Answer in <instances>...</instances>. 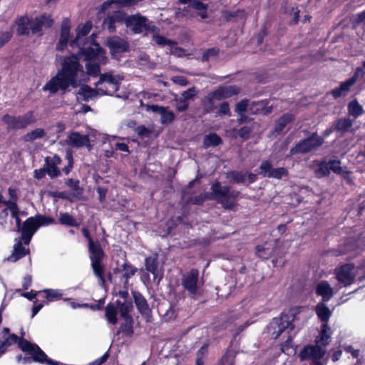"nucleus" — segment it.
I'll return each instance as SVG.
<instances>
[{"label": "nucleus", "instance_id": "1", "mask_svg": "<svg viewBox=\"0 0 365 365\" xmlns=\"http://www.w3.org/2000/svg\"><path fill=\"white\" fill-rule=\"evenodd\" d=\"M85 73L83 65L80 63V57L76 53L65 56L61 62V67L56 76L52 77L42 88L44 91H49L53 95L61 91L65 94L69 87L77 88L79 85V78Z\"/></svg>", "mask_w": 365, "mask_h": 365}, {"label": "nucleus", "instance_id": "2", "mask_svg": "<svg viewBox=\"0 0 365 365\" xmlns=\"http://www.w3.org/2000/svg\"><path fill=\"white\" fill-rule=\"evenodd\" d=\"M16 34L18 36L33 35L42 36L43 29H50L53 26V20L51 15L41 14L34 19L26 15L19 16L16 19Z\"/></svg>", "mask_w": 365, "mask_h": 365}, {"label": "nucleus", "instance_id": "3", "mask_svg": "<svg viewBox=\"0 0 365 365\" xmlns=\"http://www.w3.org/2000/svg\"><path fill=\"white\" fill-rule=\"evenodd\" d=\"M295 316L289 312H282L277 317H274L266 327L267 333L272 339H277L283 333L287 334L284 346L288 347L292 341L290 332L294 330Z\"/></svg>", "mask_w": 365, "mask_h": 365}, {"label": "nucleus", "instance_id": "4", "mask_svg": "<svg viewBox=\"0 0 365 365\" xmlns=\"http://www.w3.org/2000/svg\"><path fill=\"white\" fill-rule=\"evenodd\" d=\"M336 131L334 124L324 130L322 135H319L317 132H313L307 138H305L292 147L289 150L287 157L293 156L296 154H307L317 150L324 143V138L331 133Z\"/></svg>", "mask_w": 365, "mask_h": 365}, {"label": "nucleus", "instance_id": "5", "mask_svg": "<svg viewBox=\"0 0 365 365\" xmlns=\"http://www.w3.org/2000/svg\"><path fill=\"white\" fill-rule=\"evenodd\" d=\"M1 120L6 125L7 131L9 132L24 130L35 124L37 118L34 110H29L19 115L6 113L2 115Z\"/></svg>", "mask_w": 365, "mask_h": 365}, {"label": "nucleus", "instance_id": "6", "mask_svg": "<svg viewBox=\"0 0 365 365\" xmlns=\"http://www.w3.org/2000/svg\"><path fill=\"white\" fill-rule=\"evenodd\" d=\"M88 252L93 273L98 278L99 284L103 285L106 282L105 267L102 263L105 257V252L99 241L96 240L88 245Z\"/></svg>", "mask_w": 365, "mask_h": 365}, {"label": "nucleus", "instance_id": "7", "mask_svg": "<svg viewBox=\"0 0 365 365\" xmlns=\"http://www.w3.org/2000/svg\"><path fill=\"white\" fill-rule=\"evenodd\" d=\"M215 182L217 202L220 204L225 210H233L237 206V200L239 198L240 192L236 190H231L228 185H222V183L216 180Z\"/></svg>", "mask_w": 365, "mask_h": 365}, {"label": "nucleus", "instance_id": "8", "mask_svg": "<svg viewBox=\"0 0 365 365\" xmlns=\"http://www.w3.org/2000/svg\"><path fill=\"white\" fill-rule=\"evenodd\" d=\"M20 349L26 354L30 355V356H24L23 358V364H29L31 362L46 364L47 365L54 364V360L48 358L38 344L31 343L29 340L21 341Z\"/></svg>", "mask_w": 365, "mask_h": 365}, {"label": "nucleus", "instance_id": "9", "mask_svg": "<svg viewBox=\"0 0 365 365\" xmlns=\"http://www.w3.org/2000/svg\"><path fill=\"white\" fill-rule=\"evenodd\" d=\"M317 168L314 170L315 175L318 178L327 177L330 174V171L341 175L346 180L349 184H352L353 180L350 178L351 171L344 170L343 168L340 165L341 161L339 160H330L328 162L326 160L314 161Z\"/></svg>", "mask_w": 365, "mask_h": 365}, {"label": "nucleus", "instance_id": "10", "mask_svg": "<svg viewBox=\"0 0 365 365\" xmlns=\"http://www.w3.org/2000/svg\"><path fill=\"white\" fill-rule=\"evenodd\" d=\"M76 48H78L76 54L78 56H83L86 61H99L106 64L108 61L105 49L95 41L88 40L87 42H84V44Z\"/></svg>", "mask_w": 365, "mask_h": 365}, {"label": "nucleus", "instance_id": "11", "mask_svg": "<svg viewBox=\"0 0 365 365\" xmlns=\"http://www.w3.org/2000/svg\"><path fill=\"white\" fill-rule=\"evenodd\" d=\"M365 247V230L361 232L356 238L354 237H347L344 240V244L340 245L337 249L329 250L331 256L339 257L355 250H363Z\"/></svg>", "mask_w": 365, "mask_h": 365}, {"label": "nucleus", "instance_id": "12", "mask_svg": "<svg viewBox=\"0 0 365 365\" xmlns=\"http://www.w3.org/2000/svg\"><path fill=\"white\" fill-rule=\"evenodd\" d=\"M364 75L363 68L358 67L356 68L354 74L349 78L341 82L339 87L330 91L329 93L336 100L341 96H345L350 91L351 87L356 82L359 78H362Z\"/></svg>", "mask_w": 365, "mask_h": 365}, {"label": "nucleus", "instance_id": "13", "mask_svg": "<svg viewBox=\"0 0 365 365\" xmlns=\"http://www.w3.org/2000/svg\"><path fill=\"white\" fill-rule=\"evenodd\" d=\"M354 264L352 263H346L336 267L334 269L336 279L339 284L344 287H348L352 284L356 278V274L354 272Z\"/></svg>", "mask_w": 365, "mask_h": 365}, {"label": "nucleus", "instance_id": "14", "mask_svg": "<svg viewBox=\"0 0 365 365\" xmlns=\"http://www.w3.org/2000/svg\"><path fill=\"white\" fill-rule=\"evenodd\" d=\"M93 26L91 21H87L84 24H79L76 29V36L70 41V46L76 48L84 44L88 40L95 41L96 34H93L90 37H86Z\"/></svg>", "mask_w": 365, "mask_h": 365}, {"label": "nucleus", "instance_id": "15", "mask_svg": "<svg viewBox=\"0 0 365 365\" xmlns=\"http://www.w3.org/2000/svg\"><path fill=\"white\" fill-rule=\"evenodd\" d=\"M148 19L140 14L128 16L125 13V24L127 28L132 30L134 34H141L149 30Z\"/></svg>", "mask_w": 365, "mask_h": 365}, {"label": "nucleus", "instance_id": "16", "mask_svg": "<svg viewBox=\"0 0 365 365\" xmlns=\"http://www.w3.org/2000/svg\"><path fill=\"white\" fill-rule=\"evenodd\" d=\"M125 12L121 10H115L104 18L102 26L104 29L108 30L109 33H115L116 31V24H125Z\"/></svg>", "mask_w": 365, "mask_h": 365}, {"label": "nucleus", "instance_id": "17", "mask_svg": "<svg viewBox=\"0 0 365 365\" xmlns=\"http://www.w3.org/2000/svg\"><path fill=\"white\" fill-rule=\"evenodd\" d=\"M199 271L197 269H192L185 275L182 280V285L189 292L190 297H194L197 291V282Z\"/></svg>", "mask_w": 365, "mask_h": 365}, {"label": "nucleus", "instance_id": "18", "mask_svg": "<svg viewBox=\"0 0 365 365\" xmlns=\"http://www.w3.org/2000/svg\"><path fill=\"white\" fill-rule=\"evenodd\" d=\"M325 351L319 344L304 346L299 353L301 359H312V361H321Z\"/></svg>", "mask_w": 365, "mask_h": 365}, {"label": "nucleus", "instance_id": "19", "mask_svg": "<svg viewBox=\"0 0 365 365\" xmlns=\"http://www.w3.org/2000/svg\"><path fill=\"white\" fill-rule=\"evenodd\" d=\"M132 294L138 312L149 322L150 318H151L152 310L146 299L140 292L136 290H133Z\"/></svg>", "mask_w": 365, "mask_h": 365}, {"label": "nucleus", "instance_id": "20", "mask_svg": "<svg viewBox=\"0 0 365 365\" xmlns=\"http://www.w3.org/2000/svg\"><path fill=\"white\" fill-rule=\"evenodd\" d=\"M71 38V21L68 18L64 19L61 24L60 37L56 44V50L63 51L67 47L68 43L70 44Z\"/></svg>", "mask_w": 365, "mask_h": 365}, {"label": "nucleus", "instance_id": "21", "mask_svg": "<svg viewBox=\"0 0 365 365\" xmlns=\"http://www.w3.org/2000/svg\"><path fill=\"white\" fill-rule=\"evenodd\" d=\"M107 46L110 49V53L112 56H115L117 54L125 53L129 50L128 43L118 36L108 38L107 40Z\"/></svg>", "mask_w": 365, "mask_h": 365}, {"label": "nucleus", "instance_id": "22", "mask_svg": "<svg viewBox=\"0 0 365 365\" xmlns=\"http://www.w3.org/2000/svg\"><path fill=\"white\" fill-rule=\"evenodd\" d=\"M240 88L237 86H222L212 91V96L217 101H221L237 96Z\"/></svg>", "mask_w": 365, "mask_h": 365}, {"label": "nucleus", "instance_id": "23", "mask_svg": "<svg viewBox=\"0 0 365 365\" xmlns=\"http://www.w3.org/2000/svg\"><path fill=\"white\" fill-rule=\"evenodd\" d=\"M44 161V168L47 170V174L51 179L61 175V170L57 167L61 163V159L58 155L55 154L53 157L47 156Z\"/></svg>", "mask_w": 365, "mask_h": 365}, {"label": "nucleus", "instance_id": "24", "mask_svg": "<svg viewBox=\"0 0 365 365\" xmlns=\"http://www.w3.org/2000/svg\"><path fill=\"white\" fill-rule=\"evenodd\" d=\"M315 293L317 296L322 297L321 302H328L334 294V289L327 280L317 283Z\"/></svg>", "mask_w": 365, "mask_h": 365}, {"label": "nucleus", "instance_id": "25", "mask_svg": "<svg viewBox=\"0 0 365 365\" xmlns=\"http://www.w3.org/2000/svg\"><path fill=\"white\" fill-rule=\"evenodd\" d=\"M215 182L211 184L210 192L200 193L199 195L190 197L187 202L192 205H202L205 200H215L217 202L216 194H215Z\"/></svg>", "mask_w": 365, "mask_h": 365}, {"label": "nucleus", "instance_id": "26", "mask_svg": "<svg viewBox=\"0 0 365 365\" xmlns=\"http://www.w3.org/2000/svg\"><path fill=\"white\" fill-rule=\"evenodd\" d=\"M70 144L76 148L87 147L89 150L91 145L88 135H82L78 132H71L68 136Z\"/></svg>", "mask_w": 365, "mask_h": 365}, {"label": "nucleus", "instance_id": "27", "mask_svg": "<svg viewBox=\"0 0 365 365\" xmlns=\"http://www.w3.org/2000/svg\"><path fill=\"white\" fill-rule=\"evenodd\" d=\"M30 252L29 249L25 248L21 240H19L14 245L13 252L11 255L7 257V261L11 262H16L22 259Z\"/></svg>", "mask_w": 365, "mask_h": 365}, {"label": "nucleus", "instance_id": "28", "mask_svg": "<svg viewBox=\"0 0 365 365\" xmlns=\"http://www.w3.org/2000/svg\"><path fill=\"white\" fill-rule=\"evenodd\" d=\"M143 1V0H107L101 4V11L104 12L110 8L112 4H115L119 8H128L133 6Z\"/></svg>", "mask_w": 365, "mask_h": 365}, {"label": "nucleus", "instance_id": "29", "mask_svg": "<svg viewBox=\"0 0 365 365\" xmlns=\"http://www.w3.org/2000/svg\"><path fill=\"white\" fill-rule=\"evenodd\" d=\"M150 109L154 112H158L161 115V122L163 124L171 123L175 119V114L173 111L168 110L167 107L158 105H152Z\"/></svg>", "mask_w": 365, "mask_h": 365}, {"label": "nucleus", "instance_id": "30", "mask_svg": "<svg viewBox=\"0 0 365 365\" xmlns=\"http://www.w3.org/2000/svg\"><path fill=\"white\" fill-rule=\"evenodd\" d=\"M353 123L354 120H351L349 118L342 117L337 118L333 124L335 127L336 132L340 133L341 134H344L351 131Z\"/></svg>", "mask_w": 365, "mask_h": 365}, {"label": "nucleus", "instance_id": "31", "mask_svg": "<svg viewBox=\"0 0 365 365\" xmlns=\"http://www.w3.org/2000/svg\"><path fill=\"white\" fill-rule=\"evenodd\" d=\"M294 120V116L290 113H285L275 121L274 133L281 134L285 127Z\"/></svg>", "mask_w": 365, "mask_h": 365}, {"label": "nucleus", "instance_id": "32", "mask_svg": "<svg viewBox=\"0 0 365 365\" xmlns=\"http://www.w3.org/2000/svg\"><path fill=\"white\" fill-rule=\"evenodd\" d=\"M325 303L326 302H319L315 307L317 316L322 324H327L331 316V311Z\"/></svg>", "mask_w": 365, "mask_h": 365}, {"label": "nucleus", "instance_id": "33", "mask_svg": "<svg viewBox=\"0 0 365 365\" xmlns=\"http://www.w3.org/2000/svg\"><path fill=\"white\" fill-rule=\"evenodd\" d=\"M115 304L117 307V309L119 312L121 318H129L132 317L130 312L133 309V305L130 299L125 300L124 302H121L118 299Z\"/></svg>", "mask_w": 365, "mask_h": 365}, {"label": "nucleus", "instance_id": "34", "mask_svg": "<svg viewBox=\"0 0 365 365\" xmlns=\"http://www.w3.org/2000/svg\"><path fill=\"white\" fill-rule=\"evenodd\" d=\"M158 256L157 254L148 256L145 259V269L152 273L155 277L158 273Z\"/></svg>", "mask_w": 365, "mask_h": 365}, {"label": "nucleus", "instance_id": "35", "mask_svg": "<svg viewBox=\"0 0 365 365\" xmlns=\"http://www.w3.org/2000/svg\"><path fill=\"white\" fill-rule=\"evenodd\" d=\"M41 297L46 299L43 302H48L59 301L62 299L63 293L59 289H45L41 291Z\"/></svg>", "mask_w": 365, "mask_h": 365}, {"label": "nucleus", "instance_id": "36", "mask_svg": "<svg viewBox=\"0 0 365 365\" xmlns=\"http://www.w3.org/2000/svg\"><path fill=\"white\" fill-rule=\"evenodd\" d=\"M223 140L222 138L216 133H210L205 135L203 138V147L208 148L210 147H217L222 145Z\"/></svg>", "mask_w": 365, "mask_h": 365}, {"label": "nucleus", "instance_id": "37", "mask_svg": "<svg viewBox=\"0 0 365 365\" xmlns=\"http://www.w3.org/2000/svg\"><path fill=\"white\" fill-rule=\"evenodd\" d=\"M121 267L122 270L124 272L122 275V277L125 279L123 287L126 288L128 284L130 278L135 274L138 269L129 263L127 260L123 264Z\"/></svg>", "mask_w": 365, "mask_h": 365}, {"label": "nucleus", "instance_id": "38", "mask_svg": "<svg viewBox=\"0 0 365 365\" xmlns=\"http://www.w3.org/2000/svg\"><path fill=\"white\" fill-rule=\"evenodd\" d=\"M330 328L328 324H322L319 336L316 338V343L320 346H326L329 344L330 335L328 331Z\"/></svg>", "mask_w": 365, "mask_h": 365}, {"label": "nucleus", "instance_id": "39", "mask_svg": "<svg viewBox=\"0 0 365 365\" xmlns=\"http://www.w3.org/2000/svg\"><path fill=\"white\" fill-rule=\"evenodd\" d=\"M118 309L113 303H108L105 307V317L109 324L115 325L118 323Z\"/></svg>", "mask_w": 365, "mask_h": 365}, {"label": "nucleus", "instance_id": "40", "mask_svg": "<svg viewBox=\"0 0 365 365\" xmlns=\"http://www.w3.org/2000/svg\"><path fill=\"white\" fill-rule=\"evenodd\" d=\"M124 319V322H123L118 330L117 331V334H119L120 333L124 334L125 336H131L133 333V319L132 317L129 318H123Z\"/></svg>", "mask_w": 365, "mask_h": 365}, {"label": "nucleus", "instance_id": "41", "mask_svg": "<svg viewBox=\"0 0 365 365\" xmlns=\"http://www.w3.org/2000/svg\"><path fill=\"white\" fill-rule=\"evenodd\" d=\"M46 132L43 128H36L26 133L22 139L25 143H31L37 139L43 138L46 136Z\"/></svg>", "mask_w": 365, "mask_h": 365}, {"label": "nucleus", "instance_id": "42", "mask_svg": "<svg viewBox=\"0 0 365 365\" xmlns=\"http://www.w3.org/2000/svg\"><path fill=\"white\" fill-rule=\"evenodd\" d=\"M103 65L99 61H86L85 68L87 75L92 77L101 76V66Z\"/></svg>", "mask_w": 365, "mask_h": 365}, {"label": "nucleus", "instance_id": "43", "mask_svg": "<svg viewBox=\"0 0 365 365\" xmlns=\"http://www.w3.org/2000/svg\"><path fill=\"white\" fill-rule=\"evenodd\" d=\"M58 222L63 225L78 227L79 223L76 219L68 212H60Z\"/></svg>", "mask_w": 365, "mask_h": 365}, {"label": "nucleus", "instance_id": "44", "mask_svg": "<svg viewBox=\"0 0 365 365\" xmlns=\"http://www.w3.org/2000/svg\"><path fill=\"white\" fill-rule=\"evenodd\" d=\"M38 229L34 217H29L24 222L21 232L34 235Z\"/></svg>", "mask_w": 365, "mask_h": 365}, {"label": "nucleus", "instance_id": "45", "mask_svg": "<svg viewBox=\"0 0 365 365\" xmlns=\"http://www.w3.org/2000/svg\"><path fill=\"white\" fill-rule=\"evenodd\" d=\"M77 93L83 97L84 101H88L89 99L97 95V91L88 85L83 84L81 86Z\"/></svg>", "mask_w": 365, "mask_h": 365}, {"label": "nucleus", "instance_id": "46", "mask_svg": "<svg viewBox=\"0 0 365 365\" xmlns=\"http://www.w3.org/2000/svg\"><path fill=\"white\" fill-rule=\"evenodd\" d=\"M347 109L348 113L354 118L361 115L364 113L363 107L359 104L356 99L349 103Z\"/></svg>", "mask_w": 365, "mask_h": 365}, {"label": "nucleus", "instance_id": "47", "mask_svg": "<svg viewBox=\"0 0 365 365\" xmlns=\"http://www.w3.org/2000/svg\"><path fill=\"white\" fill-rule=\"evenodd\" d=\"M214 100L215 98L212 96V92H210L202 101V105L205 113H211L215 111V106L214 105Z\"/></svg>", "mask_w": 365, "mask_h": 365}, {"label": "nucleus", "instance_id": "48", "mask_svg": "<svg viewBox=\"0 0 365 365\" xmlns=\"http://www.w3.org/2000/svg\"><path fill=\"white\" fill-rule=\"evenodd\" d=\"M34 217L36 222L38 228H39L41 226H47L52 224H56L55 219L50 216L37 214Z\"/></svg>", "mask_w": 365, "mask_h": 365}, {"label": "nucleus", "instance_id": "49", "mask_svg": "<svg viewBox=\"0 0 365 365\" xmlns=\"http://www.w3.org/2000/svg\"><path fill=\"white\" fill-rule=\"evenodd\" d=\"M289 172L287 168L284 167L273 168L272 172L268 175L269 178H274L277 180L282 179L283 177H287Z\"/></svg>", "mask_w": 365, "mask_h": 365}, {"label": "nucleus", "instance_id": "50", "mask_svg": "<svg viewBox=\"0 0 365 365\" xmlns=\"http://www.w3.org/2000/svg\"><path fill=\"white\" fill-rule=\"evenodd\" d=\"M255 250L256 256L262 259H268L272 255V251L269 248L264 247L262 245H257Z\"/></svg>", "mask_w": 365, "mask_h": 365}, {"label": "nucleus", "instance_id": "51", "mask_svg": "<svg viewBox=\"0 0 365 365\" xmlns=\"http://www.w3.org/2000/svg\"><path fill=\"white\" fill-rule=\"evenodd\" d=\"M2 340L9 347L12 344H17L19 348L20 349V344L22 340H26L23 336H18L15 334H9L8 336L3 338Z\"/></svg>", "mask_w": 365, "mask_h": 365}, {"label": "nucleus", "instance_id": "52", "mask_svg": "<svg viewBox=\"0 0 365 365\" xmlns=\"http://www.w3.org/2000/svg\"><path fill=\"white\" fill-rule=\"evenodd\" d=\"M178 316V310L175 308V304H170L168 309L163 314L165 321L170 322L175 320Z\"/></svg>", "mask_w": 365, "mask_h": 365}, {"label": "nucleus", "instance_id": "53", "mask_svg": "<svg viewBox=\"0 0 365 365\" xmlns=\"http://www.w3.org/2000/svg\"><path fill=\"white\" fill-rule=\"evenodd\" d=\"M134 130L141 139L150 138L153 133L152 130L143 125L137 126Z\"/></svg>", "mask_w": 365, "mask_h": 365}, {"label": "nucleus", "instance_id": "54", "mask_svg": "<svg viewBox=\"0 0 365 365\" xmlns=\"http://www.w3.org/2000/svg\"><path fill=\"white\" fill-rule=\"evenodd\" d=\"M272 163L269 160H264L259 165V175L263 178H268V175L272 172Z\"/></svg>", "mask_w": 365, "mask_h": 365}, {"label": "nucleus", "instance_id": "55", "mask_svg": "<svg viewBox=\"0 0 365 365\" xmlns=\"http://www.w3.org/2000/svg\"><path fill=\"white\" fill-rule=\"evenodd\" d=\"M106 83L108 85H113L115 87L118 86V81L110 73H103L100 76L98 83Z\"/></svg>", "mask_w": 365, "mask_h": 365}, {"label": "nucleus", "instance_id": "56", "mask_svg": "<svg viewBox=\"0 0 365 365\" xmlns=\"http://www.w3.org/2000/svg\"><path fill=\"white\" fill-rule=\"evenodd\" d=\"M65 184L72 189L77 195L83 193V189L79 187V180L77 179L68 178L66 180Z\"/></svg>", "mask_w": 365, "mask_h": 365}, {"label": "nucleus", "instance_id": "57", "mask_svg": "<svg viewBox=\"0 0 365 365\" xmlns=\"http://www.w3.org/2000/svg\"><path fill=\"white\" fill-rule=\"evenodd\" d=\"M254 128L251 126H243L237 130L238 136L243 139L244 140H248L250 138V135L252 132L253 131Z\"/></svg>", "mask_w": 365, "mask_h": 365}, {"label": "nucleus", "instance_id": "58", "mask_svg": "<svg viewBox=\"0 0 365 365\" xmlns=\"http://www.w3.org/2000/svg\"><path fill=\"white\" fill-rule=\"evenodd\" d=\"M219 48H210L207 49L202 56V61L207 62L210 60L211 57H216L219 54Z\"/></svg>", "mask_w": 365, "mask_h": 365}, {"label": "nucleus", "instance_id": "59", "mask_svg": "<svg viewBox=\"0 0 365 365\" xmlns=\"http://www.w3.org/2000/svg\"><path fill=\"white\" fill-rule=\"evenodd\" d=\"M155 42L161 46H174L177 45L176 41H173L171 39L167 38L166 37L160 35H157L155 37Z\"/></svg>", "mask_w": 365, "mask_h": 365}, {"label": "nucleus", "instance_id": "60", "mask_svg": "<svg viewBox=\"0 0 365 365\" xmlns=\"http://www.w3.org/2000/svg\"><path fill=\"white\" fill-rule=\"evenodd\" d=\"M217 115H227L231 116V110L230 108V104L227 101H224L220 104L219 109L216 112Z\"/></svg>", "mask_w": 365, "mask_h": 365}, {"label": "nucleus", "instance_id": "61", "mask_svg": "<svg viewBox=\"0 0 365 365\" xmlns=\"http://www.w3.org/2000/svg\"><path fill=\"white\" fill-rule=\"evenodd\" d=\"M13 37L11 31L0 32V49L3 48Z\"/></svg>", "mask_w": 365, "mask_h": 365}, {"label": "nucleus", "instance_id": "62", "mask_svg": "<svg viewBox=\"0 0 365 365\" xmlns=\"http://www.w3.org/2000/svg\"><path fill=\"white\" fill-rule=\"evenodd\" d=\"M248 107V100L243 99L236 104L235 111L238 114L245 113Z\"/></svg>", "mask_w": 365, "mask_h": 365}, {"label": "nucleus", "instance_id": "63", "mask_svg": "<svg viewBox=\"0 0 365 365\" xmlns=\"http://www.w3.org/2000/svg\"><path fill=\"white\" fill-rule=\"evenodd\" d=\"M231 176L235 183H243L245 180V175L241 171H232Z\"/></svg>", "mask_w": 365, "mask_h": 365}, {"label": "nucleus", "instance_id": "64", "mask_svg": "<svg viewBox=\"0 0 365 365\" xmlns=\"http://www.w3.org/2000/svg\"><path fill=\"white\" fill-rule=\"evenodd\" d=\"M355 25L363 24L365 26V10L356 14L352 21Z\"/></svg>", "mask_w": 365, "mask_h": 365}]
</instances>
